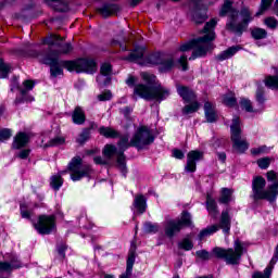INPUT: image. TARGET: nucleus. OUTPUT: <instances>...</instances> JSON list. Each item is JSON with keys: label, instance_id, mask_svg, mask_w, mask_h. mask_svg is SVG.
I'll return each instance as SVG.
<instances>
[{"label": "nucleus", "instance_id": "nucleus-1", "mask_svg": "<svg viewBox=\"0 0 278 278\" xmlns=\"http://www.w3.org/2000/svg\"><path fill=\"white\" fill-rule=\"evenodd\" d=\"M142 79L143 81H147L149 86L143 84L136 85L132 93L134 101H138V97H140V99H144V101H156V103H162V101H166V99L170 97V89L161 84H155V75L143 73Z\"/></svg>", "mask_w": 278, "mask_h": 278}, {"label": "nucleus", "instance_id": "nucleus-2", "mask_svg": "<svg viewBox=\"0 0 278 278\" xmlns=\"http://www.w3.org/2000/svg\"><path fill=\"white\" fill-rule=\"evenodd\" d=\"M216 21L213 18L207 22L203 28V37L192 39L191 41L180 46L179 51L186 52L194 49L189 60H197V58H205L207 51L214 49V43L212 41L216 38L214 28L216 27Z\"/></svg>", "mask_w": 278, "mask_h": 278}, {"label": "nucleus", "instance_id": "nucleus-3", "mask_svg": "<svg viewBox=\"0 0 278 278\" xmlns=\"http://www.w3.org/2000/svg\"><path fill=\"white\" fill-rule=\"evenodd\" d=\"M227 14L228 22L226 24V29H228V31H232V34H237L238 36H242L244 29H247L251 21H253V16H251V11H249V9L243 8L240 12L239 10L233 9V2L230 0H225L219 11V16H227ZM240 14L242 16L241 22Z\"/></svg>", "mask_w": 278, "mask_h": 278}, {"label": "nucleus", "instance_id": "nucleus-4", "mask_svg": "<svg viewBox=\"0 0 278 278\" xmlns=\"http://www.w3.org/2000/svg\"><path fill=\"white\" fill-rule=\"evenodd\" d=\"M45 64L50 66L51 77H58L64 73L63 68H66L70 73H97V63L94 60L78 59L75 61H58V59L48 58L45 61Z\"/></svg>", "mask_w": 278, "mask_h": 278}, {"label": "nucleus", "instance_id": "nucleus-5", "mask_svg": "<svg viewBox=\"0 0 278 278\" xmlns=\"http://www.w3.org/2000/svg\"><path fill=\"white\" fill-rule=\"evenodd\" d=\"M266 188V179L262 176H257L252 181V199L254 201H269L273 203L274 201H277L278 197V181L269 185L267 187V190H264Z\"/></svg>", "mask_w": 278, "mask_h": 278}, {"label": "nucleus", "instance_id": "nucleus-6", "mask_svg": "<svg viewBox=\"0 0 278 278\" xmlns=\"http://www.w3.org/2000/svg\"><path fill=\"white\" fill-rule=\"evenodd\" d=\"M212 253L217 260H224L226 264L230 266H238L242 260V255H244V243L237 239L233 243V248L224 249L215 247Z\"/></svg>", "mask_w": 278, "mask_h": 278}, {"label": "nucleus", "instance_id": "nucleus-7", "mask_svg": "<svg viewBox=\"0 0 278 278\" xmlns=\"http://www.w3.org/2000/svg\"><path fill=\"white\" fill-rule=\"evenodd\" d=\"M230 138L232 148L237 150V153H244L249 149V141L242 137V128L240 127V117L235 116L232 118V125L230 126Z\"/></svg>", "mask_w": 278, "mask_h": 278}, {"label": "nucleus", "instance_id": "nucleus-8", "mask_svg": "<svg viewBox=\"0 0 278 278\" xmlns=\"http://www.w3.org/2000/svg\"><path fill=\"white\" fill-rule=\"evenodd\" d=\"M68 170L71 172L72 181H79L84 177L92 175V167L89 164H84V160L80 156H74L68 164Z\"/></svg>", "mask_w": 278, "mask_h": 278}, {"label": "nucleus", "instance_id": "nucleus-9", "mask_svg": "<svg viewBox=\"0 0 278 278\" xmlns=\"http://www.w3.org/2000/svg\"><path fill=\"white\" fill-rule=\"evenodd\" d=\"M43 45H48L52 51V55H68V53L73 52V45L71 42L64 43V38L59 35H49L43 39Z\"/></svg>", "mask_w": 278, "mask_h": 278}, {"label": "nucleus", "instance_id": "nucleus-10", "mask_svg": "<svg viewBox=\"0 0 278 278\" xmlns=\"http://www.w3.org/2000/svg\"><path fill=\"white\" fill-rule=\"evenodd\" d=\"M144 64H151L152 66L159 65L162 73H167V71L175 68V59L172 55L157 52L147 56Z\"/></svg>", "mask_w": 278, "mask_h": 278}, {"label": "nucleus", "instance_id": "nucleus-11", "mask_svg": "<svg viewBox=\"0 0 278 278\" xmlns=\"http://www.w3.org/2000/svg\"><path fill=\"white\" fill-rule=\"evenodd\" d=\"M155 141V137L151 129L147 126H141L137 129L136 134L131 138V147H136V149H144L149 147V144H153Z\"/></svg>", "mask_w": 278, "mask_h": 278}, {"label": "nucleus", "instance_id": "nucleus-12", "mask_svg": "<svg viewBox=\"0 0 278 278\" xmlns=\"http://www.w3.org/2000/svg\"><path fill=\"white\" fill-rule=\"evenodd\" d=\"M35 229L41 236H49L55 229V216L54 215H39Z\"/></svg>", "mask_w": 278, "mask_h": 278}, {"label": "nucleus", "instance_id": "nucleus-13", "mask_svg": "<svg viewBox=\"0 0 278 278\" xmlns=\"http://www.w3.org/2000/svg\"><path fill=\"white\" fill-rule=\"evenodd\" d=\"M203 157V152L199 150L190 151L187 154V164L185 166V170L187 173H194L197 170V162H199Z\"/></svg>", "mask_w": 278, "mask_h": 278}, {"label": "nucleus", "instance_id": "nucleus-14", "mask_svg": "<svg viewBox=\"0 0 278 278\" xmlns=\"http://www.w3.org/2000/svg\"><path fill=\"white\" fill-rule=\"evenodd\" d=\"M163 227L167 238H175L182 229L181 224L177 219H166L163 223Z\"/></svg>", "mask_w": 278, "mask_h": 278}, {"label": "nucleus", "instance_id": "nucleus-15", "mask_svg": "<svg viewBox=\"0 0 278 278\" xmlns=\"http://www.w3.org/2000/svg\"><path fill=\"white\" fill-rule=\"evenodd\" d=\"M177 93L181 97L185 103H190L192 101H197V93L190 87H186L184 85L176 86Z\"/></svg>", "mask_w": 278, "mask_h": 278}, {"label": "nucleus", "instance_id": "nucleus-16", "mask_svg": "<svg viewBox=\"0 0 278 278\" xmlns=\"http://www.w3.org/2000/svg\"><path fill=\"white\" fill-rule=\"evenodd\" d=\"M110 75H112V65L104 63L100 68V75L97 77L98 84H100V86H108V84L112 81Z\"/></svg>", "mask_w": 278, "mask_h": 278}, {"label": "nucleus", "instance_id": "nucleus-17", "mask_svg": "<svg viewBox=\"0 0 278 278\" xmlns=\"http://www.w3.org/2000/svg\"><path fill=\"white\" fill-rule=\"evenodd\" d=\"M29 143V135L27 132H17L13 139L12 149H23Z\"/></svg>", "mask_w": 278, "mask_h": 278}, {"label": "nucleus", "instance_id": "nucleus-18", "mask_svg": "<svg viewBox=\"0 0 278 278\" xmlns=\"http://www.w3.org/2000/svg\"><path fill=\"white\" fill-rule=\"evenodd\" d=\"M218 227L219 229H223L224 233H229L231 230V216H229V210L222 212Z\"/></svg>", "mask_w": 278, "mask_h": 278}, {"label": "nucleus", "instance_id": "nucleus-19", "mask_svg": "<svg viewBox=\"0 0 278 278\" xmlns=\"http://www.w3.org/2000/svg\"><path fill=\"white\" fill-rule=\"evenodd\" d=\"M204 114L207 123H216L218 115L216 114V108L211 102L204 103Z\"/></svg>", "mask_w": 278, "mask_h": 278}, {"label": "nucleus", "instance_id": "nucleus-20", "mask_svg": "<svg viewBox=\"0 0 278 278\" xmlns=\"http://www.w3.org/2000/svg\"><path fill=\"white\" fill-rule=\"evenodd\" d=\"M206 210L212 218H218V204L210 194L206 195Z\"/></svg>", "mask_w": 278, "mask_h": 278}, {"label": "nucleus", "instance_id": "nucleus-21", "mask_svg": "<svg viewBox=\"0 0 278 278\" xmlns=\"http://www.w3.org/2000/svg\"><path fill=\"white\" fill-rule=\"evenodd\" d=\"M242 48L240 46H232L228 48L227 50L223 51L216 56V60L219 62H223L225 60H229V58H233L235 54H237Z\"/></svg>", "mask_w": 278, "mask_h": 278}, {"label": "nucleus", "instance_id": "nucleus-22", "mask_svg": "<svg viewBox=\"0 0 278 278\" xmlns=\"http://www.w3.org/2000/svg\"><path fill=\"white\" fill-rule=\"evenodd\" d=\"M97 12L104 18H108V16H112V14H116V12H118V5L103 4L101 8L97 9Z\"/></svg>", "mask_w": 278, "mask_h": 278}, {"label": "nucleus", "instance_id": "nucleus-23", "mask_svg": "<svg viewBox=\"0 0 278 278\" xmlns=\"http://www.w3.org/2000/svg\"><path fill=\"white\" fill-rule=\"evenodd\" d=\"M72 121L75 123V125H84V123H86V113L81 106L75 108L72 114Z\"/></svg>", "mask_w": 278, "mask_h": 278}, {"label": "nucleus", "instance_id": "nucleus-24", "mask_svg": "<svg viewBox=\"0 0 278 278\" xmlns=\"http://www.w3.org/2000/svg\"><path fill=\"white\" fill-rule=\"evenodd\" d=\"M132 205L139 214H144L147 212V198L142 194L136 195Z\"/></svg>", "mask_w": 278, "mask_h": 278}, {"label": "nucleus", "instance_id": "nucleus-25", "mask_svg": "<svg viewBox=\"0 0 278 278\" xmlns=\"http://www.w3.org/2000/svg\"><path fill=\"white\" fill-rule=\"evenodd\" d=\"M144 58V47H136L132 52L124 60H128V62H138V60H142Z\"/></svg>", "mask_w": 278, "mask_h": 278}, {"label": "nucleus", "instance_id": "nucleus-26", "mask_svg": "<svg viewBox=\"0 0 278 278\" xmlns=\"http://www.w3.org/2000/svg\"><path fill=\"white\" fill-rule=\"evenodd\" d=\"M233 199V190L229 188H223L220 192V197L218 202L227 205V203H231Z\"/></svg>", "mask_w": 278, "mask_h": 278}, {"label": "nucleus", "instance_id": "nucleus-27", "mask_svg": "<svg viewBox=\"0 0 278 278\" xmlns=\"http://www.w3.org/2000/svg\"><path fill=\"white\" fill-rule=\"evenodd\" d=\"M199 108H201V104L193 100L191 103L185 105L181 110L184 116H188L189 114H194L195 112H199Z\"/></svg>", "mask_w": 278, "mask_h": 278}, {"label": "nucleus", "instance_id": "nucleus-28", "mask_svg": "<svg viewBox=\"0 0 278 278\" xmlns=\"http://www.w3.org/2000/svg\"><path fill=\"white\" fill-rule=\"evenodd\" d=\"M14 268H21L20 262H0V273H12Z\"/></svg>", "mask_w": 278, "mask_h": 278}, {"label": "nucleus", "instance_id": "nucleus-29", "mask_svg": "<svg viewBox=\"0 0 278 278\" xmlns=\"http://www.w3.org/2000/svg\"><path fill=\"white\" fill-rule=\"evenodd\" d=\"M180 224V228L192 227V215L188 212H182L180 219H176Z\"/></svg>", "mask_w": 278, "mask_h": 278}, {"label": "nucleus", "instance_id": "nucleus-30", "mask_svg": "<svg viewBox=\"0 0 278 278\" xmlns=\"http://www.w3.org/2000/svg\"><path fill=\"white\" fill-rule=\"evenodd\" d=\"M251 36L254 40H264V38L268 37V31L264 28L254 27L251 29Z\"/></svg>", "mask_w": 278, "mask_h": 278}, {"label": "nucleus", "instance_id": "nucleus-31", "mask_svg": "<svg viewBox=\"0 0 278 278\" xmlns=\"http://www.w3.org/2000/svg\"><path fill=\"white\" fill-rule=\"evenodd\" d=\"M36 46L27 43L23 50H20L18 55H30V58H38L39 53L34 48Z\"/></svg>", "mask_w": 278, "mask_h": 278}, {"label": "nucleus", "instance_id": "nucleus-32", "mask_svg": "<svg viewBox=\"0 0 278 278\" xmlns=\"http://www.w3.org/2000/svg\"><path fill=\"white\" fill-rule=\"evenodd\" d=\"M99 132L101 136H104V138H118V131L110 127L102 126L99 128Z\"/></svg>", "mask_w": 278, "mask_h": 278}, {"label": "nucleus", "instance_id": "nucleus-33", "mask_svg": "<svg viewBox=\"0 0 278 278\" xmlns=\"http://www.w3.org/2000/svg\"><path fill=\"white\" fill-rule=\"evenodd\" d=\"M117 147H119V152H124L127 151V149H129V147H134L131 146V139L129 142V135H124L119 138V141L117 142Z\"/></svg>", "mask_w": 278, "mask_h": 278}, {"label": "nucleus", "instance_id": "nucleus-34", "mask_svg": "<svg viewBox=\"0 0 278 278\" xmlns=\"http://www.w3.org/2000/svg\"><path fill=\"white\" fill-rule=\"evenodd\" d=\"M219 229L220 228L218 225L210 226L200 232L199 238L200 240H203L204 238H206V236H212V233H216V231H218Z\"/></svg>", "mask_w": 278, "mask_h": 278}, {"label": "nucleus", "instance_id": "nucleus-35", "mask_svg": "<svg viewBox=\"0 0 278 278\" xmlns=\"http://www.w3.org/2000/svg\"><path fill=\"white\" fill-rule=\"evenodd\" d=\"M63 184L64 179H62L61 175H54L51 177L50 186L53 188V190H60Z\"/></svg>", "mask_w": 278, "mask_h": 278}, {"label": "nucleus", "instance_id": "nucleus-36", "mask_svg": "<svg viewBox=\"0 0 278 278\" xmlns=\"http://www.w3.org/2000/svg\"><path fill=\"white\" fill-rule=\"evenodd\" d=\"M223 103L228 108H233L238 104V101L236 100V96L233 93H227L223 98Z\"/></svg>", "mask_w": 278, "mask_h": 278}, {"label": "nucleus", "instance_id": "nucleus-37", "mask_svg": "<svg viewBox=\"0 0 278 278\" xmlns=\"http://www.w3.org/2000/svg\"><path fill=\"white\" fill-rule=\"evenodd\" d=\"M135 263H136V251L130 250L128 254V260H127L126 273L131 274V270H134Z\"/></svg>", "mask_w": 278, "mask_h": 278}, {"label": "nucleus", "instance_id": "nucleus-38", "mask_svg": "<svg viewBox=\"0 0 278 278\" xmlns=\"http://www.w3.org/2000/svg\"><path fill=\"white\" fill-rule=\"evenodd\" d=\"M117 166L124 175L127 174V165L125 164V153L124 152L117 153Z\"/></svg>", "mask_w": 278, "mask_h": 278}, {"label": "nucleus", "instance_id": "nucleus-39", "mask_svg": "<svg viewBox=\"0 0 278 278\" xmlns=\"http://www.w3.org/2000/svg\"><path fill=\"white\" fill-rule=\"evenodd\" d=\"M265 86L271 90H278V76H267L265 78Z\"/></svg>", "mask_w": 278, "mask_h": 278}, {"label": "nucleus", "instance_id": "nucleus-40", "mask_svg": "<svg viewBox=\"0 0 278 278\" xmlns=\"http://www.w3.org/2000/svg\"><path fill=\"white\" fill-rule=\"evenodd\" d=\"M66 142V139L64 137H54L51 140H49L45 147H62Z\"/></svg>", "mask_w": 278, "mask_h": 278}, {"label": "nucleus", "instance_id": "nucleus-41", "mask_svg": "<svg viewBox=\"0 0 278 278\" xmlns=\"http://www.w3.org/2000/svg\"><path fill=\"white\" fill-rule=\"evenodd\" d=\"M273 1L274 0H261L260 9L255 16H262V14H264V12H266V10L273 5Z\"/></svg>", "mask_w": 278, "mask_h": 278}, {"label": "nucleus", "instance_id": "nucleus-42", "mask_svg": "<svg viewBox=\"0 0 278 278\" xmlns=\"http://www.w3.org/2000/svg\"><path fill=\"white\" fill-rule=\"evenodd\" d=\"M143 230L146 233H157V231H160V225L147 222L143 226Z\"/></svg>", "mask_w": 278, "mask_h": 278}, {"label": "nucleus", "instance_id": "nucleus-43", "mask_svg": "<svg viewBox=\"0 0 278 278\" xmlns=\"http://www.w3.org/2000/svg\"><path fill=\"white\" fill-rule=\"evenodd\" d=\"M103 155L104 157H108V160L114 157V155H116V146L106 144L103 149Z\"/></svg>", "mask_w": 278, "mask_h": 278}, {"label": "nucleus", "instance_id": "nucleus-44", "mask_svg": "<svg viewBox=\"0 0 278 278\" xmlns=\"http://www.w3.org/2000/svg\"><path fill=\"white\" fill-rule=\"evenodd\" d=\"M56 12H68V2L61 0L59 3L53 4Z\"/></svg>", "mask_w": 278, "mask_h": 278}, {"label": "nucleus", "instance_id": "nucleus-45", "mask_svg": "<svg viewBox=\"0 0 278 278\" xmlns=\"http://www.w3.org/2000/svg\"><path fill=\"white\" fill-rule=\"evenodd\" d=\"M10 138H12V129H0V142H5V140H10Z\"/></svg>", "mask_w": 278, "mask_h": 278}, {"label": "nucleus", "instance_id": "nucleus-46", "mask_svg": "<svg viewBox=\"0 0 278 278\" xmlns=\"http://www.w3.org/2000/svg\"><path fill=\"white\" fill-rule=\"evenodd\" d=\"M24 88L20 90L22 97H25L29 90H34V81L31 80H25L23 83Z\"/></svg>", "mask_w": 278, "mask_h": 278}, {"label": "nucleus", "instance_id": "nucleus-47", "mask_svg": "<svg viewBox=\"0 0 278 278\" xmlns=\"http://www.w3.org/2000/svg\"><path fill=\"white\" fill-rule=\"evenodd\" d=\"M264 24L269 29H277V27H278V21H277V18H275L273 16L265 18Z\"/></svg>", "mask_w": 278, "mask_h": 278}, {"label": "nucleus", "instance_id": "nucleus-48", "mask_svg": "<svg viewBox=\"0 0 278 278\" xmlns=\"http://www.w3.org/2000/svg\"><path fill=\"white\" fill-rule=\"evenodd\" d=\"M240 106L241 110H245V112H253V104L249 99H241Z\"/></svg>", "mask_w": 278, "mask_h": 278}, {"label": "nucleus", "instance_id": "nucleus-49", "mask_svg": "<svg viewBox=\"0 0 278 278\" xmlns=\"http://www.w3.org/2000/svg\"><path fill=\"white\" fill-rule=\"evenodd\" d=\"M270 275H273L270 273V267L269 268H265L264 271H255L252 275V278H270Z\"/></svg>", "mask_w": 278, "mask_h": 278}, {"label": "nucleus", "instance_id": "nucleus-50", "mask_svg": "<svg viewBox=\"0 0 278 278\" xmlns=\"http://www.w3.org/2000/svg\"><path fill=\"white\" fill-rule=\"evenodd\" d=\"M0 73L1 79H5V77H8V74L10 73V65L5 63H0Z\"/></svg>", "mask_w": 278, "mask_h": 278}, {"label": "nucleus", "instance_id": "nucleus-51", "mask_svg": "<svg viewBox=\"0 0 278 278\" xmlns=\"http://www.w3.org/2000/svg\"><path fill=\"white\" fill-rule=\"evenodd\" d=\"M20 210H21L22 218H27V219L31 218V212L27 211V204H21Z\"/></svg>", "mask_w": 278, "mask_h": 278}, {"label": "nucleus", "instance_id": "nucleus-52", "mask_svg": "<svg viewBox=\"0 0 278 278\" xmlns=\"http://www.w3.org/2000/svg\"><path fill=\"white\" fill-rule=\"evenodd\" d=\"M193 21L197 23V25H201L207 21V16L205 14L194 13Z\"/></svg>", "mask_w": 278, "mask_h": 278}, {"label": "nucleus", "instance_id": "nucleus-53", "mask_svg": "<svg viewBox=\"0 0 278 278\" xmlns=\"http://www.w3.org/2000/svg\"><path fill=\"white\" fill-rule=\"evenodd\" d=\"M258 167L266 169L270 166V160L268 157H263L257 160Z\"/></svg>", "mask_w": 278, "mask_h": 278}, {"label": "nucleus", "instance_id": "nucleus-54", "mask_svg": "<svg viewBox=\"0 0 278 278\" xmlns=\"http://www.w3.org/2000/svg\"><path fill=\"white\" fill-rule=\"evenodd\" d=\"M195 255L204 262H207V260H210V252H207V250H199L195 252Z\"/></svg>", "mask_w": 278, "mask_h": 278}, {"label": "nucleus", "instance_id": "nucleus-55", "mask_svg": "<svg viewBox=\"0 0 278 278\" xmlns=\"http://www.w3.org/2000/svg\"><path fill=\"white\" fill-rule=\"evenodd\" d=\"M256 101L257 103H264L266 101V98L264 97V88L258 87L256 90Z\"/></svg>", "mask_w": 278, "mask_h": 278}, {"label": "nucleus", "instance_id": "nucleus-56", "mask_svg": "<svg viewBox=\"0 0 278 278\" xmlns=\"http://www.w3.org/2000/svg\"><path fill=\"white\" fill-rule=\"evenodd\" d=\"M193 247L194 245L192 244V241H190V239H185L180 243V249H184L185 251H192Z\"/></svg>", "mask_w": 278, "mask_h": 278}, {"label": "nucleus", "instance_id": "nucleus-57", "mask_svg": "<svg viewBox=\"0 0 278 278\" xmlns=\"http://www.w3.org/2000/svg\"><path fill=\"white\" fill-rule=\"evenodd\" d=\"M99 101H111L112 100V91H104L100 94H98Z\"/></svg>", "mask_w": 278, "mask_h": 278}, {"label": "nucleus", "instance_id": "nucleus-58", "mask_svg": "<svg viewBox=\"0 0 278 278\" xmlns=\"http://www.w3.org/2000/svg\"><path fill=\"white\" fill-rule=\"evenodd\" d=\"M267 181L275 184L278 181V174L275 170H269L266 173Z\"/></svg>", "mask_w": 278, "mask_h": 278}, {"label": "nucleus", "instance_id": "nucleus-59", "mask_svg": "<svg viewBox=\"0 0 278 278\" xmlns=\"http://www.w3.org/2000/svg\"><path fill=\"white\" fill-rule=\"evenodd\" d=\"M178 64L181 66L182 71H188V56L181 55L178 60Z\"/></svg>", "mask_w": 278, "mask_h": 278}, {"label": "nucleus", "instance_id": "nucleus-60", "mask_svg": "<svg viewBox=\"0 0 278 278\" xmlns=\"http://www.w3.org/2000/svg\"><path fill=\"white\" fill-rule=\"evenodd\" d=\"M267 148L266 146L254 148L251 150L252 155H262V153H266Z\"/></svg>", "mask_w": 278, "mask_h": 278}, {"label": "nucleus", "instance_id": "nucleus-61", "mask_svg": "<svg viewBox=\"0 0 278 278\" xmlns=\"http://www.w3.org/2000/svg\"><path fill=\"white\" fill-rule=\"evenodd\" d=\"M66 244L64 243H61L59 247H58V253L61 257V260H64V257H66V254H65V251H66Z\"/></svg>", "mask_w": 278, "mask_h": 278}, {"label": "nucleus", "instance_id": "nucleus-62", "mask_svg": "<svg viewBox=\"0 0 278 278\" xmlns=\"http://www.w3.org/2000/svg\"><path fill=\"white\" fill-rule=\"evenodd\" d=\"M29 153H31V150L24 149L20 151V153L17 154V157H20V160H27V157H29Z\"/></svg>", "mask_w": 278, "mask_h": 278}, {"label": "nucleus", "instance_id": "nucleus-63", "mask_svg": "<svg viewBox=\"0 0 278 278\" xmlns=\"http://www.w3.org/2000/svg\"><path fill=\"white\" fill-rule=\"evenodd\" d=\"M173 156L176 157V160H184V157H186L184 152L179 149H174L173 150Z\"/></svg>", "mask_w": 278, "mask_h": 278}, {"label": "nucleus", "instance_id": "nucleus-64", "mask_svg": "<svg viewBox=\"0 0 278 278\" xmlns=\"http://www.w3.org/2000/svg\"><path fill=\"white\" fill-rule=\"evenodd\" d=\"M88 138H90V135L88 132H83L77 139V142H79V144H84V142H86Z\"/></svg>", "mask_w": 278, "mask_h": 278}]
</instances>
